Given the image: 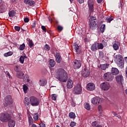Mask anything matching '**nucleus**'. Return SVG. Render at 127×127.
I'll list each match as a JSON object with an SVG mask.
<instances>
[{
    "label": "nucleus",
    "mask_w": 127,
    "mask_h": 127,
    "mask_svg": "<svg viewBox=\"0 0 127 127\" xmlns=\"http://www.w3.org/2000/svg\"><path fill=\"white\" fill-rule=\"evenodd\" d=\"M31 127H37V126L35 124H33L31 125Z\"/></svg>",
    "instance_id": "774afa93"
},
{
    "label": "nucleus",
    "mask_w": 127,
    "mask_h": 127,
    "mask_svg": "<svg viewBox=\"0 0 127 127\" xmlns=\"http://www.w3.org/2000/svg\"><path fill=\"white\" fill-rule=\"evenodd\" d=\"M41 127H46L45 126V124H42L40 126Z\"/></svg>",
    "instance_id": "338daca9"
},
{
    "label": "nucleus",
    "mask_w": 127,
    "mask_h": 127,
    "mask_svg": "<svg viewBox=\"0 0 127 127\" xmlns=\"http://www.w3.org/2000/svg\"><path fill=\"white\" fill-rule=\"evenodd\" d=\"M24 3L26 4H29L30 6H33L35 4V1L33 0H24Z\"/></svg>",
    "instance_id": "412c9836"
},
{
    "label": "nucleus",
    "mask_w": 127,
    "mask_h": 127,
    "mask_svg": "<svg viewBox=\"0 0 127 127\" xmlns=\"http://www.w3.org/2000/svg\"><path fill=\"white\" fill-rule=\"evenodd\" d=\"M111 73L112 74L113 76L114 75L115 76H117V75H119V74H120V70L116 67H112L111 68Z\"/></svg>",
    "instance_id": "a211bd4d"
},
{
    "label": "nucleus",
    "mask_w": 127,
    "mask_h": 127,
    "mask_svg": "<svg viewBox=\"0 0 127 127\" xmlns=\"http://www.w3.org/2000/svg\"><path fill=\"white\" fill-rule=\"evenodd\" d=\"M27 41H28V43H29V46L30 48H32V47H33V45H34V44H33V42H32V40H31L29 38H27Z\"/></svg>",
    "instance_id": "2f4dec72"
},
{
    "label": "nucleus",
    "mask_w": 127,
    "mask_h": 127,
    "mask_svg": "<svg viewBox=\"0 0 127 127\" xmlns=\"http://www.w3.org/2000/svg\"><path fill=\"white\" fill-rule=\"evenodd\" d=\"M112 114L113 115H114V116H118V114H117V113L115 112H112Z\"/></svg>",
    "instance_id": "69168bd1"
},
{
    "label": "nucleus",
    "mask_w": 127,
    "mask_h": 127,
    "mask_svg": "<svg viewBox=\"0 0 127 127\" xmlns=\"http://www.w3.org/2000/svg\"><path fill=\"white\" fill-rule=\"evenodd\" d=\"M84 108L87 111H90V110L91 109V107L90 106V104H89L88 103H86L85 104H84Z\"/></svg>",
    "instance_id": "ea45409f"
},
{
    "label": "nucleus",
    "mask_w": 127,
    "mask_h": 127,
    "mask_svg": "<svg viewBox=\"0 0 127 127\" xmlns=\"http://www.w3.org/2000/svg\"><path fill=\"white\" fill-rule=\"evenodd\" d=\"M74 50L76 51L77 54H81V52H82L81 46H78L77 44L75 45Z\"/></svg>",
    "instance_id": "6ab92c4d"
},
{
    "label": "nucleus",
    "mask_w": 127,
    "mask_h": 127,
    "mask_svg": "<svg viewBox=\"0 0 127 127\" xmlns=\"http://www.w3.org/2000/svg\"><path fill=\"white\" fill-rule=\"evenodd\" d=\"M56 64V62L53 59H50L49 60V64L51 67H54L55 64Z\"/></svg>",
    "instance_id": "c85d7f7f"
},
{
    "label": "nucleus",
    "mask_w": 127,
    "mask_h": 127,
    "mask_svg": "<svg viewBox=\"0 0 127 127\" xmlns=\"http://www.w3.org/2000/svg\"><path fill=\"white\" fill-rule=\"evenodd\" d=\"M44 49H45V50H46L47 51H49V50H50V47L49 46V45L46 44L44 46Z\"/></svg>",
    "instance_id": "de8ad7c7"
},
{
    "label": "nucleus",
    "mask_w": 127,
    "mask_h": 127,
    "mask_svg": "<svg viewBox=\"0 0 127 127\" xmlns=\"http://www.w3.org/2000/svg\"><path fill=\"white\" fill-rule=\"evenodd\" d=\"M100 102H101V98L99 97H96L92 98L91 99V103L93 105H95L97 106L100 104Z\"/></svg>",
    "instance_id": "ddd939ff"
},
{
    "label": "nucleus",
    "mask_w": 127,
    "mask_h": 127,
    "mask_svg": "<svg viewBox=\"0 0 127 127\" xmlns=\"http://www.w3.org/2000/svg\"><path fill=\"white\" fill-rule=\"evenodd\" d=\"M97 21V18L95 16H91L89 19V22Z\"/></svg>",
    "instance_id": "c03bdc74"
},
{
    "label": "nucleus",
    "mask_w": 127,
    "mask_h": 127,
    "mask_svg": "<svg viewBox=\"0 0 127 127\" xmlns=\"http://www.w3.org/2000/svg\"><path fill=\"white\" fill-rule=\"evenodd\" d=\"M103 77L106 81H108L109 82L114 80V76L113 75V73H111V72H107L105 73Z\"/></svg>",
    "instance_id": "423d86ee"
},
{
    "label": "nucleus",
    "mask_w": 127,
    "mask_h": 127,
    "mask_svg": "<svg viewBox=\"0 0 127 127\" xmlns=\"http://www.w3.org/2000/svg\"><path fill=\"white\" fill-rule=\"evenodd\" d=\"M14 28L15 30H16V31H19V30H20V27L19 26H16L14 27Z\"/></svg>",
    "instance_id": "864d4df0"
},
{
    "label": "nucleus",
    "mask_w": 127,
    "mask_h": 127,
    "mask_svg": "<svg viewBox=\"0 0 127 127\" xmlns=\"http://www.w3.org/2000/svg\"><path fill=\"white\" fill-rule=\"evenodd\" d=\"M26 78L27 79V82H28V83H29V84H32V81H30V79H29V77L26 76Z\"/></svg>",
    "instance_id": "5fc2aeb1"
},
{
    "label": "nucleus",
    "mask_w": 127,
    "mask_h": 127,
    "mask_svg": "<svg viewBox=\"0 0 127 127\" xmlns=\"http://www.w3.org/2000/svg\"><path fill=\"white\" fill-rule=\"evenodd\" d=\"M23 90L24 91V93L26 94V93H27V90H28V87L26 85L24 84L23 85Z\"/></svg>",
    "instance_id": "a19ab883"
},
{
    "label": "nucleus",
    "mask_w": 127,
    "mask_h": 127,
    "mask_svg": "<svg viewBox=\"0 0 127 127\" xmlns=\"http://www.w3.org/2000/svg\"><path fill=\"white\" fill-rule=\"evenodd\" d=\"M82 76L84 77V78H87V77L90 76V70H89L86 67L84 68V70L82 73Z\"/></svg>",
    "instance_id": "4468645a"
},
{
    "label": "nucleus",
    "mask_w": 127,
    "mask_h": 127,
    "mask_svg": "<svg viewBox=\"0 0 127 127\" xmlns=\"http://www.w3.org/2000/svg\"><path fill=\"white\" fill-rule=\"evenodd\" d=\"M12 54H13V53L11 51H10L4 54V57H8V56H11Z\"/></svg>",
    "instance_id": "58836bf2"
},
{
    "label": "nucleus",
    "mask_w": 127,
    "mask_h": 127,
    "mask_svg": "<svg viewBox=\"0 0 127 127\" xmlns=\"http://www.w3.org/2000/svg\"><path fill=\"white\" fill-rule=\"evenodd\" d=\"M5 75H6V76H8V77H9V78H10V74H9V72H8V71H6V72H5Z\"/></svg>",
    "instance_id": "13d9d810"
},
{
    "label": "nucleus",
    "mask_w": 127,
    "mask_h": 127,
    "mask_svg": "<svg viewBox=\"0 0 127 127\" xmlns=\"http://www.w3.org/2000/svg\"><path fill=\"white\" fill-rule=\"evenodd\" d=\"M14 70L16 72L21 71V66L20 65H16L14 67Z\"/></svg>",
    "instance_id": "7c9ffc66"
},
{
    "label": "nucleus",
    "mask_w": 127,
    "mask_h": 127,
    "mask_svg": "<svg viewBox=\"0 0 127 127\" xmlns=\"http://www.w3.org/2000/svg\"><path fill=\"white\" fill-rule=\"evenodd\" d=\"M55 77L56 79L59 80V81L62 82L63 83H65V82H67V79H68V75H67L66 71L62 68H59L58 70Z\"/></svg>",
    "instance_id": "f257e3e1"
},
{
    "label": "nucleus",
    "mask_w": 127,
    "mask_h": 127,
    "mask_svg": "<svg viewBox=\"0 0 127 127\" xmlns=\"http://www.w3.org/2000/svg\"><path fill=\"white\" fill-rule=\"evenodd\" d=\"M11 120V115L7 113H2L0 114V121L2 123H7Z\"/></svg>",
    "instance_id": "f03ea898"
},
{
    "label": "nucleus",
    "mask_w": 127,
    "mask_h": 127,
    "mask_svg": "<svg viewBox=\"0 0 127 127\" xmlns=\"http://www.w3.org/2000/svg\"><path fill=\"white\" fill-rule=\"evenodd\" d=\"M8 126L9 127H14L15 126V121L13 120L9 121Z\"/></svg>",
    "instance_id": "bb28decb"
},
{
    "label": "nucleus",
    "mask_w": 127,
    "mask_h": 127,
    "mask_svg": "<svg viewBox=\"0 0 127 127\" xmlns=\"http://www.w3.org/2000/svg\"><path fill=\"white\" fill-rule=\"evenodd\" d=\"M106 25L103 24L100 28V31L102 33H104L105 32V30H106Z\"/></svg>",
    "instance_id": "4c0bfd02"
},
{
    "label": "nucleus",
    "mask_w": 127,
    "mask_h": 127,
    "mask_svg": "<svg viewBox=\"0 0 127 127\" xmlns=\"http://www.w3.org/2000/svg\"><path fill=\"white\" fill-rule=\"evenodd\" d=\"M16 77L19 79H23V80L25 81V80H24V73L21 71L16 72Z\"/></svg>",
    "instance_id": "aec40b11"
},
{
    "label": "nucleus",
    "mask_w": 127,
    "mask_h": 127,
    "mask_svg": "<svg viewBox=\"0 0 127 127\" xmlns=\"http://www.w3.org/2000/svg\"><path fill=\"white\" fill-rule=\"evenodd\" d=\"M102 44H103V46L104 47H106V46H107V45H108V43H107V41H104V40H103L102 41Z\"/></svg>",
    "instance_id": "8fccbe9b"
},
{
    "label": "nucleus",
    "mask_w": 127,
    "mask_h": 127,
    "mask_svg": "<svg viewBox=\"0 0 127 127\" xmlns=\"http://www.w3.org/2000/svg\"><path fill=\"white\" fill-rule=\"evenodd\" d=\"M19 61L21 64H23L24 63V57L23 56H21L20 57Z\"/></svg>",
    "instance_id": "a18cd8bd"
},
{
    "label": "nucleus",
    "mask_w": 127,
    "mask_h": 127,
    "mask_svg": "<svg viewBox=\"0 0 127 127\" xmlns=\"http://www.w3.org/2000/svg\"><path fill=\"white\" fill-rule=\"evenodd\" d=\"M18 118L19 120H21V114H20V113H18Z\"/></svg>",
    "instance_id": "0e129e2a"
},
{
    "label": "nucleus",
    "mask_w": 127,
    "mask_h": 127,
    "mask_svg": "<svg viewBox=\"0 0 127 127\" xmlns=\"http://www.w3.org/2000/svg\"><path fill=\"white\" fill-rule=\"evenodd\" d=\"M113 47L114 50H115V51H117V50H119V47L118 44H117L116 43L114 44L113 45Z\"/></svg>",
    "instance_id": "37998d69"
},
{
    "label": "nucleus",
    "mask_w": 127,
    "mask_h": 127,
    "mask_svg": "<svg viewBox=\"0 0 127 127\" xmlns=\"http://www.w3.org/2000/svg\"><path fill=\"white\" fill-rule=\"evenodd\" d=\"M122 60H124V58H123V56L120 54H118L114 57L115 62H117L118 61H121Z\"/></svg>",
    "instance_id": "4be33fe9"
},
{
    "label": "nucleus",
    "mask_w": 127,
    "mask_h": 127,
    "mask_svg": "<svg viewBox=\"0 0 127 127\" xmlns=\"http://www.w3.org/2000/svg\"><path fill=\"white\" fill-rule=\"evenodd\" d=\"M116 81L118 83V84H119V85H123L124 83V76L122 74H119L117 75L115 77Z\"/></svg>",
    "instance_id": "1a4fd4ad"
},
{
    "label": "nucleus",
    "mask_w": 127,
    "mask_h": 127,
    "mask_svg": "<svg viewBox=\"0 0 127 127\" xmlns=\"http://www.w3.org/2000/svg\"><path fill=\"white\" fill-rule=\"evenodd\" d=\"M4 102L5 103L3 104L4 107H7L12 104V98L10 95H7L4 98Z\"/></svg>",
    "instance_id": "39448f33"
},
{
    "label": "nucleus",
    "mask_w": 127,
    "mask_h": 127,
    "mask_svg": "<svg viewBox=\"0 0 127 127\" xmlns=\"http://www.w3.org/2000/svg\"><path fill=\"white\" fill-rule=\"evenodd\" d=\"M55 57L56 58V61L57 63H61V61H62V58L61 57V55H60V53H59V52H56V54H55Z\"/></svg>",
    "instance_id": "2eb2a0df"
},
{
    "label": "nucleus",
    "mask_w": 127,
    "mask_h": 127,
    "mask_svg": "<svg viewBox=\"0 0 127 127\" xmlns=\"http://www.w3.org/2000/svg\"><path fill=\"white\" fill-rule=\"evenodd\" d=\"M98 110L100 112V113H102L103 111V109L102 108V106L99 105L98 107Z\"/></svg>",
    "instance_id": "603ef678"
},
{
    "label": "nucleus",
    "mask_w": 127,
    "mask_h": 127,
    "mask_svg": "<svg viewBox=\"0 0 127 127\" xmlns=\"http://www.w3.org/2000/svg\"><path fill=\"white\" fill-rule=\"evenodd\" d=\"M68 116L70 118V119H75V118H76V115H75V113L73 112L69 113Z\"/></svg>",
    "instance_id": "c9c22d12"
},
{
    "label": "nucleus",
    "mask_w": 127,
    "mask_h": 127,
    "mask_svg": "<svg viewBox=\"0 0 127 127\" xmlns=\"http://www.w3.org/2000/svg\"><path fill=\"white\" fill-rule=\"evenodd\" d=\"M33 119L34 121H38L39 119V114L38 113H36L33 115Z\"/></svg>",
    "instance_id": "f704fd0d"
},
{
    "label": "nucleus",
    "mask_w": 127,
    "mask_h": 127,
    "mask_svg": "<svg viewBox=\"0 0 127 127\" xmlns=\"http://www.w3.org/2000/svg\"><path fill=\"white\" fill-rule=\"evenodd\" d=\"M91 51H97L98 50V45L97 43H94L91 47Z\"/></svg>",
    "instance_id": "b1692460"
},
{
    "label": "nucleus",
    "mask_w": 127,
    "mask_h": 127,
    "mask_svg": "<svg viewBox=\"0 0 127 127\" xmlns=\"http://www.w3.org/2000/svg\"><path fill=\"white\" fill-rule=\"evenodd\" d=\"M71 105L72 107H76V104L74 102H71Z\"/></svg>",
    "instance_id": "680f3d73"
},
{
    "label": "nucleus",
    "mask_w": 127,
    "mask_h": 127,
    "mask_svg": "<svg viewBox=\"0 0 127 127\" xmlns=\"http://www.w3.org/2000/svg\"><path fill=\"white\" fill-rule=\"evenodd\" d=\"M105 20L108 23H111V21H112V20H114V17H113L112 16H108L106 17Z\"/></svg>",
    "instance_id": "a878e982"
},
{
    "label": "nucleus",
    "mask_w": 127,
    "mask_h": 127,
    "mask_svg": "<svg viewBox=\"0 0 127 127\" xmlns=\"http://www.w3.org/2000/svg\"><path fill=\"white\" fill-rule=\"evenodd\" d=\"M77 1L79 3H83V2H84V0H77Z\"/></svg>",
    "instance_id": "e2e57ef3"
},
{
    "label": "nucleus",
    "mask_w": 127,
    "mask_h": 127,
    "mask_svg": "<svg viewBox=\"0 0 127 127\" xmlns=\"http://www.w3.org/2000/svg\"><path fill=\"white\" fill-rule=\"evenodd\" d=\"M30 104L33 107H37L40 104V100L35 96H31L30 97Z\"/></svg>",
    "instance_id": "7ed1b4c3"
},
{
    "label": "nucleus",
    "mask_w": 127,
    "mask_h": 127,
    "mask_svg": "<svg viewBox=\"0 0 127 127\" xmlns=\"http://www.w3.org/2000/svg\"><path fill=\"white\" fill-rule=\"evenodd\" d=\"M86 88L88 91H94L96 89L95 84L93 83H88L86 86Z\"/></svg>",
    "instance_id": "f3484780"
},
{
    "label": "nucleus",
    "mask_w": 127,
    "mask_h": 127,
    "mask_svg": "<svg viewBox=\"0 0 127 127\" xmlns=\"http://www.w3.org/2000/svg\"><path fill=\"white\" fill-rule=\"evenodd\" d=\"M109 66H110V64H101L100 68L102 70H106V69H107V68H109Z\"/></svg>",
    "instance_id": "393cba45"
},
{
    "label": "nucleus",
    "mask_w": 127,
    "mask_h": 127,
    "mask_svg": "<svg viewBox=\"0 0 127 127\" xmlns=\"http://www.w3.org/2000/svg\"><path fill=\"white\" fill-rule=\"evenodd\" d=\"M75 126H76V123H75V122H71L70 124V127H75Z\"/></svg>",
    "instance_id": "3c124183"
},
{
    "label": "nucleus",
    "mask_w": 127,
    "mask_h": 127,
    "mask_svg": "<svg viewBox=\"0 0 127 127\" xmlns=\"http://www.w3.org/2000/svg\"><path fill=\"white\" fill-rule=\"evenodd\" d=\"M15 10H11L8 12V15L10 17H13L15 15Z\"/></svg>",
    "instance_id": "473e14b6"
},
{
    "label": "nucleus",
    "mask_w": 127,
    "mask_h": 127,
    "mask_svg": "<svg viewBox=\"0 0 127 127\" xmlns=\"http://www.w3.org/2000/svg\"><path fill=\"white\" fill-rule=\"evenodd\" d=\"M25 49V44L23 43L22 45H20L19 47V50L20 51H23V50Z\"/></svg>",
    "instance_id": "e433bc0d"
},
{
    "label": "nucleus",
    "mask_w": 127,
    "mask_h": 127,
    "mask_svg": "<svg viewBox=\"0 0 127 127\" xmlns=\"http://www.w3.org/2000/svg\"><path fill=\"white\" fill-rule=\"evenodd\" d=\"M98 125V122L97 121L93 122L91 124V127H96Z\"/></svg>",
    "instance_id": "49530a36"
},
{
    "label": "nucleus",
    "mask_w": 127,
    "mask_h": 127,
    "mask_svg": "<svg viewBox=\"0 0 127 127\" xmlns=\"http://www.w3.org/2000/svg\"><path fill=\"white\" fill-rule=\"evenodd\" d=\"M73 81L70 79H68L66 84L67 89H72V88H73Z\"/></svg>",
    "instance_id": "5701e85b"
},
{
    "label": "nucleus",
    "mask_w": 127,
    "mask_h": 127,
    "mask_svg": "<svg viewBox=\"0 0 127 127\" xmlns=\"http://www.w3.org/2000/svg\"><path fill=\"white\" fill-rule=\"evenodd\" d=\"M24 22L27 23L29 22V18L26 17L24 19Z\"/></svg>",
    "instance_id": "4d7b16f0"
},
{
    "label": "nucleus",
    "mask_w": 127,
    "mask_h": 127,
    "mask_svg": "<svg viewBox=\"0 0 127 127\" xmlns=\"http://www.w3.org/2000/svg\"><path fill=\"white\" fill-rule=\"evenodd\" d=\"M95 4V0H88V15L91 16L92 12H94V5Z\"/></svg>",
    "instance_id": "20e7f679"
},
{
    "label": "nucleus",
    "mask_w": 127,
    "mask_h": 127,
    "mask_svg": "<svg viewBox=\"0 0 127 127\" xmlns=\"http://www.w3.org/2000/svg\"><path fill=\"white\" fill-rule=\"evenodd\" d=\"M115 63L117 64V65L118 67H119V69H123L124 67H125V62L124 61V60L115 62Z\"/></svg>",
    "instance_id": "dca6fc26"
},
{
    "label": "nucleus",
    "mask_w": 127,
    "mask_h": 127,
    "mask_svg": "<svg viewBox=\"0 0 127 127\" xmlns=\"http://www.w3.org/2000/svg\"><path fill=\"white\" fill-rule=\"evenodd\" d=\"M57 28L59 30V31H62V30H63V27L61 26H58Z\"/></svg>",
    "instance_id": "6e6d98bb"
},
{
    "label": "nucleus",
    "mask_w": 127,
    "mask_h": 127,
    "mask_svg": "<svg viewBox=\"0 0 127 127\" xmlns=\"http://www.w3.org/2000/svg\"><path fill=\"white\" fill-rule=\"evenodd\" d=\"M81 92H82V87L80 84H77L74 88L73 93L75 95H80Z\"/></svg>",
    "instance_id": "9d476101"
},
{
    "label": "nucleus",
    "mask_w": 127,
    "mask_h": 127,
    "mask_svg": "<svg viewBox=\"0 0 127 127\" xmlns=\"http://www.w3.org/2000/svg\"><path fill=\"white\" fill-rule=\"evenodd\" d=\"M73 68L75 69H80L82 66V61L80 60H75L73 61Z\"/></svg>",
    "instance_id": "0eeeda50"
},
{
    "label": "nucleus",
    "mask_w": 127,
    "mask_h": 127,
    "mask_svg": "<svg viewBox=\"0 0 127 127\" xmlns=\"http://www.w3.org/2000/svg\"><path fill=\"white\" fill-rule=\"evenodd\" d=\"M36 25V23L35 22H33L31 25L32 28H34Z\"/></svg>",
    "instance_id": "052dcab7"
},
{
    "label": "nucleus",
    "mask_w": 127,
    "mask_h": 127,
    "mask_svg": "<svg viewBox=\"0 0 127 127\" xmlns=\"http://www.w3.org/2000/svg\"><path fill=\"white\" fill-rule=\"evenodd\" d=\"M40 86H45L47 84V81L45 80H40L39 81Z\"/></svg>",
    "instance_id": "c756f323"
},
{
    "label": "nucleus",
    "mask_w": 127,
    "mask_h": 127,
    "mask_svg": "<svg viewBox=\"0 0 127 127\" xmlns=\"http://www.w3.org/2000/svg\"><path fill=\"white\" fill-rule=\"evenodd\" d=\"M28 123H29V126H32V125H34L33 123H34V121L33 120V119H32V117L31 116L28 117Z\"/></svg>",
    "instance_id": "cd10ccee"
},
{
    "label": "nucleus",
    "mask_w": 127,
    "mask_h": 127,
    "mask_svg": "<svg viewBox=\"0 0 127 127\" xmlns=\"http://www.w3.org/2000/svg\"><path fill=\"white\" fill-rule=\"evenodd\" d=\"M97 49L98 50L104 49V45H103L102 43H97Z\"/></svg>",
    "instance_id": "72a5a7b5"
},
{
    "label": "nucleus",
    "mask_w": 127,
    "mask_h": 127,
    "mask_svg": "<svg viewBox=\"0 0 127 127\" xmlns=\"http://www.w3.org/2000/svg\"><path fill=\"white\" fill-rule=\"evenodd\" d=\"M101 89L104 91H108L111 86L110 85V83L108 82H103L101 84Z\"/></svg>",
    "instance_id": "f8f14e48"
},
{
    "label": "nucleus",
    "mask_w": 127,
    "mask_h": 127,
    "mask_svg": "<svg viewBox=\"0 0 127 127\" xmlns=\"http://www.w3.org/2000/svg\"><path fill=\"white\" fill-rule=\"evenodd\" d=\"M6 10V4L2 0H0V13H3Z\"/></svg>",
    "instance_id": "6e6552de"
},
{
    "label": "nucleus",
    "mask_w": 127,
    "mask_h": 127,
    "mask_svg": "<svg viewBox=\"0 0 127 127\" xmlns=\"http://www.w3.org/2000/svg\"><path fill=\"white\" fill-rule=\"evenodd\" d=\"M42 29L45 32H46V28L44 26H41Z\"/></svg>",
    "instance_id": "bf43d9fd"
},
{
    "label": "nucleus",
    "mask_w": 127,
    "mask_h": 127,
    "mask_svg": "<svg viewBox=\"0 0 127 127\" xmlns=\"http://www.w3.org/2000/svg\"><path fill=\"white\" fill-rule=\"evenodd\" d=\"M24 103L25 105L26 106H28L29 105L30 102H29V99L28 97H25L24 99Z\"/></svg>",
    "instance_id": "79ce46f5"
},
{
    "label": "nucleus",
    "mask_w": 127,
    "mask_h": 127,
    "mask_svg": "<svg viewBox=\"0 0 127 127\" xmlns=\"http://www.w3.org/2000/svg\"><path fill=\"white\" fill-rule=\"evenodd\" d=\"M97 21H91V22H88V25L89 27V28L91 29L92 30H94L96 29L97 27Z\"/></svg>",
    "instance_id": "9b49d317"
},
{
    "label": "nucleus",
    "mask_w": 127,
    "mask_h": 127,
    "mask_svg": "<svg viewBox=\"0 0 127 127\" xmlns=\"http://www.w3.org/2000/svg\"><path fill=\"white\" fill-rule=\"evenodd\" d=\"M52 100L53 101H56L57 99V95L56 94H52Z\"/></svg>",
    "instance_id": "09e8293b"
}]
</instances>
